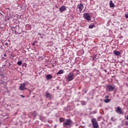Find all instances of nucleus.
Listing matches in <instances>:
<instances>
[{"label":"nucleus","instance_id":"f257e3e1","mask_svg":"<svg viewBox=\"0 0 128 128\" xmlns=\"http://www.w3.org/2000/svg\"><path fill=\"white\" fill-rule=\"evenodd\" d=\"M74 78H76V76H74V73L73 72H70L67 75V76L66 78V80L68 82H72V80Z\"/></svg>","mask_w":128,"mask_h":128},{"label":"nucleus","instance_id":"f03ea898","mask_svg":"<svg viewBox=\"0 0 128 128\" xmlns=\"http://www.w3.org/2000/svg\"><path fill=\"white\" fill-rule=\"evenodd\" d=\"M72 124V121L70 119H67L63 123V126L64 128H66L67 126H70Z\"/></svg>","mask_w":128,"mask_h":128},{"label":"nucleus","instance_id":"7ed1b4c3","mask_svg":"<svg viewBox=\"0 0 128 128\" xmlns=\"http://www.w3.org/2000/svg\"><path fill=\"white\" fill-rule=\"evenodd\" d=\"M92 123L94 128H98V124L96 119L94 118L92 120Z\"/></svg>","mask_w":128,"mask_h":128},{"label":"nucleus","instance_id":"20e7f679","mask_svg":"<svg viewBox=\"0 0 128 128\" xmlns=\"http://www.w3.org/2000/svg\"><path fill=\"white\" fill-rule=\"evenodd\" d=\"M114 88H116V86L108 85L106 88V90L109 92H113L114 90Z\"/></svg>","mask_w":128,"mask_h":128},{"label":"nucleus","instance_id":"39448f33","mask_svg":"<svg viewBox=\"0 0 128 128\" xmlns=\"http://www.w3.org/2000/svg\"><path fill=\"white\" fill-rule=\"evenodd\" d=\"M83 18L86 20H92V18H90V16L88 13H85L83 14Z\"/></svg>","mask_w":128,"mask_h":128},{"label":"nucleus","instance_id":"423d86ee","mask_svg":"<svg viewBox=\"0 0 128 128\" xmlns=\"http://www.w3.org/2000/svg\"><path fill=\"white\" fill-rule=\"evenodd\" d=\"M26 83L21 84L19 86V90H26Z\"/></svg>","mask_w":128,"mask_h":128},{"label":"nucleus","instance_id":"0eeeda50","mask_svg":"<svg viewBox=\"0 0 128 128\" xmlns=\"http://www.w3.org/2000/svg\"><path fill=\"white\" fill-rule=\"evenodd\" d=\"M76 9L79 10V12H82V10H84V4H78Z\"/></svg>","mask_w":128,"mask_h":128},{"label":"nucleus","instance_id":"6e6552de","mask_svg":"<svg viewBox=\"0 0 128 128\" xmlns=\"http://www.w3.org/2000/svg\"><path fill=\"white\" fill-rule=\"evenodd\" d=\"M116 112L119 114H124V112L122 110V108H120V106H118L116 109Z\"/></svg>","mask_w":128,"mask_h":128},{"label":"nucleus","instance_id":"1a4fd4ad","mask_svg":"<svg viewBox=\"0 0 128 128\" xmlns=\"http://www.w3.org/2000/svg\"><path fill=\"white\" fill-rule=\"evenodd\" d=\"M65 10H66V7L64 6H62L59 9V12L60 13L64 12Z\"/></svg>","mask_w":128,"mask_h":128},{"label":"nucleus","instance_id":"9d476101","mask_svg":"<svg viewBox=\"0 0 128 128\" xmlns=\"http://www.w3.org/2000/svg\"><path fill=\"white\" fill-rule=\"evenodd\" d=\"M46 80H52V76L50 74H48L46 75Z\"/></svg>","mask_w":128,"mask_h":128},{"label":"nucleus","instance_id":"9b49d317","mask_svg":"<svg viewBox=\"0 0 128 128\" xmlns=\"http://www.w3.org/2000/svg\"><path fill=\"white\" fill-rule=\"evenodd\" d=\"M46 98H52V95L48 93V92H46Z\"/></svg>","mask_w":128,"mask_h":128},{"label":"nucleus","instance_id":"f8f14e48","mask_svg":"<svg viewBox=\"0 0 128 128\" xmlns=\"http://www.w3.org/2000/svg\"><path fill=\"white\" fill-rule=\"evenodd\" d=\"M110 8H114V4L112 2V0H110Z\"/></svg>","mask_w":128,"mask_h":128},{"label":"nucleus","instance_id":"ddd939ff","mask_svg":"<svg viewBox=\"0 0 128 128\" xmlns=\"http://www.w3.org/2000/svg\"><path fill=\"white\" fill-rule=\"evenodd\" d=\"M114 54H115V56H120V52L118 51H114Z\"/></svg>","mask_w":128,"mask_h":128},{"label":"nucleus","instance_id":"4468645a","mask_svg":"<svg viewBox=\"0 0 128 128\" xmlns=\"http://www.w3.org/2000/svg\"><path fill=\"white\" fill-rule=\"evenodd\" d=\"M64 74V70H59V72L56 73V74Z\"/></svg>","mask_w":128,"mask_h":128},{"label":"nucleus","instance_id":"2eb2a0df","mask_svg":"<svg viewBox=\"0 0 128 128\" xmlns=\"http://www.w3.org/2000/svg\"><path fill=\"white\" fill-rule=\"evenodd\" d=\"M111 100L110 99H105L104 100V102H106V104H108V102H110Z\"/></svg>","mask_w":128,"mask_h":128},{"label":"nucleus","instance_id":"dca6fc26","mask_svg":"<svg viewBox=\"0 0 128 128\" xmlns=\"http://www.w3.org/2000/svg\"><path fill=\"white\" fill-rule=\"evenodd\" d=\"M17 64H18V66H22V61H18L17 62Z\"/></svg>","mask_w":128,"mask_h":128},{"label":"nucleus","instance_id":"f3484780","mask_svg":"<svg viewBox=\"0 0 128 128\" xmlns=\"http://www.w3.org/2000/svg\"><path fill=\"white\" fill-rule=\"evenodd\" d=\"M111 120H112V122H116V119L114 117H112Z\"/></svg>","mask_w":128,"mask_h":128},{"label":"nucleus","instance_id":"a211bd4d","mask_svg":"<svg viewBox=\"0 0 128 128\" xmlns=\"http://www.w3.org/2000/svg\"><path fill=\"white\" fill-rule=\"evenodd\" d=\"M36 42H38V41L35 40L32 44V46H36Z\"/></svg>","mask_w":128,"mask_h":128},{"label":"nucleus","instance_id":"6ab92c4d","mask_svg":"<svg viewBox=\"0 0 128 128\" xmlns=\"http://www.w3.org/2000/svg\"><path fill=\"white\" fill-rule=\"evenodd\" d=\"M64 118H60V122H64Z\"/></svg>","mask_w":128,"mask_h":128},{"label":"nucleus","instance_id":"aec40b11","mask_svg":"<svg viewBox=\"0 0 128 128\" xmlns=\"http://www.w3.org/2000/svg\"><path fill=\"white\" fill-rule=\"evenodd\" d=\"M94 28V25H90L89 26V28Z\"/></svg>","mask_w":128,"mask_h":128},{"label":"nucleus","instance_id":"412c9836","mask_svg":"<svg viewBox=\"0 0 128 128\" xmlns=\"http://www.w3.org/2000/svg\"><path fill=\"white\" fill-rule=\"evenodd\" d=\"M124 125L126 126H128V121L125 122Z\"/></svg>","mask_w":128,"mask_h":128},{"label":"nucleus","instance_id":"4be33fe9","mask_svg":"<svg viewBox=\"0 0 128 128\" xmlns=\"http://www.w3.org/2000/svg\"><path fill=\"white\" fill-rule=\"evenodd\" d=\"M125 18H128V13H126V14H125Z\"/></svg>","mask_w":128,"mask_h":128},{"label":"nucleus","instance_id":"5701e85b","mask_svg":"<svg viewBox=\"0 0 128 128\" xmlns=\"http://www.w3.org/2000/svg\"><path fill=\"white\" fill-rule=\"evenodd\" d=\"M4 46H8V43L6 42V43L4 44Z\"/></svg>","mask_w":128,"mask_h":128},{"label":"nucleus","instance_id":"b1692460","mask_svg":"<svg viewBox=\"0 0 128 128\" xmlns=\"http://www.w3.org/2000/svg\"><path fill=\"white\" fill-rule=\"evenodd\" d=\"M20 96H21V98H25V96H24V95H20Z\"/></svg>","mask_w":128,"mask_h":128},{"label":"nucleus","instance_id":"393cba45","mask_svg":"<svg viewBox=\"0 0 128 128\" xmlns=\"http://www.w3.org/2000/svg\"><path fill=\"white\" fill-rule=\"evenodd\" d=\"M110 98V96H105V98Z\"/></svg>","mask_w":128,"mask_h":128},{"label":"nucleus","instance_id":"a878e982","mask_svg":"<svg viewBox=\"0 0 128 128\" xmlns=\"http://www.w3.org/2000/svg\"><path fill=\"white\" fill-rule=\"evenodd\" d=\"M12 66V64H10V63H9V66L8 68H10V66Z\"/></svg>","mask_w":128,"mask_h":128},{"label":"nucleus","instance_id":"bb28decb","mask_svg":"<svg viewBox=\"0 0 128 128\" xmlns=\"http://www.w3.org/2000/svg\"><path fill=\"white\" fill-rule=\"evenodd\" d=\"M0 16H2V14L1 12H0Z\"/></svg>","mask_w":128,"mask_h":128},{"label":"nucleus","instance_id":"cd10ccee","mask_svg":"<svg viewBox=\"0 0 128 128\" xmlns=\"http://www.w3.org/2000/svg\"><path fill=\"white\" fill-rule=\"evenodd\" d=\"M4 56H6V54H4Z\"/></svg>","mask_w":128,"mask_h":128},{"label":"nucleus","instance_id":"c85d7f7f","mask_svg":"<svg viewBox=\"0 0 128 128\" xmlns=\"http://www.w3.org/2000/svg\"><path fill=\"white\" fill-rule=\"evenodd\" d=\"M84 94H86V91L84 90Z\"/></svg>","mask_w":128,"mask_h":128},{"label":"nucleus","instance_id":"c756f323","mask_svg":"<svg viewBox=\"0 0 128 128\" xmlns=\"http://www.w3.org/2000/svg\"><path fill=\"white\" fill-rule=\"evenodd\" d=\"M6 10H10V8H6Z\"/></svg>","mask_w":128,"mask_h":128},{"label":"nucleus","instance_id":"7c9ffc66","mask_svg":"<svg viewBox=\"0 0 128 128\" xmlns=\"http://www.w3.org/2000/svg\"><path fill=\"white\" fill-rule=\"evenodd\" d=\"M105 72H106V70H105Z\"/></svg>","mask_w":128,"mask_h":128},{"label":"nucleus","instance_id":"2f4dec72","mask_svg":"<svg viewBox=\"0 0 128 128\" xmlns=\"http://www.w3.org/2000/svg\"><path fill=\"white\" fill-rule=\"evenodd\" d=\"M2 58H4V57H2Z\"/></svg>","mask_w":128,"mask_h":128},{"label":"nucleus","instance_id":"473e14b6","mask_svg":"<svg viewBox=\"0 0 128 128\" xmlns=\"http://www.w3.org/2000/svg\"><path fill=\"white\" fill-rule=\"evenodd\" d=\"M2 58H4V57H2Z\"/></svg>","mask_w":128,"mask_h":128}]
</instances>
